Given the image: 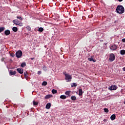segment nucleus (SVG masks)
<instances>
[{
	"instance_id": "obj_1",
	"label": "nucleus",
	"mask_w": 125,
	"mask_h": 125,
	"mask_svg": "<svg viewBox=\"0 0 125 125\" xmlns=\"http://www.w3.org/2000/svg\"><path fill=\"white\" fill-rule=\"evenodd\" d=\"M116 11L117 13H119V14H122L125 12V8L123 5H118L116 8Z\"/></svg>"
},
{
	"instance_id": "obj_2",
	"label": "nucleus",
	"mask_w": 125,
	"mask_h": 125,
	"mask_svg": "<svg viewBox=\"0 0 125 125\" xmlns=\"http://www.w3.org/2000/svg\"><path fill=\"white\" fill-rule=\"evenodd\" d=\"M65 77V80L67 81V82H71L72 80V75H70L69 74H68L67 73H65L64 74Z\"/></svg>"
},
{
	"instance_id": "obj_3",
	"label": "nucleus",
	"mask_w": 125,
	"mask_h": 125,
	"mask_svg": "<svg viewBox=\"0 0 125 125\" xmlns=\"http://www.w3.org/2000/svg\"><path fill=\"white\" fill-rule=\"evenodd\" d=\"M115 59H116L115 55L113 53L110 54V55H109V60L110 62H113V61H115Z\"/></svg>"
},
{
	"instance_id": "obj_4",
	"label": "nucleus",
	"mask_w": 125,
	"mask_h": 125,
	"mask_svg": "<svg viewBox=\"0 0 125 125\" xmlns=\"http://www.w3.org/2000/svg\"><path fill=\"white\" fill-rule=\"evenodd\" d=\"M22 54L23 53H22V51L21 50H19L16 53V56L17 57V58H20L21 56H22Z\"/></svg>"
},
{
	"instance_id": "obj_5",
	"label": "nucleus",
	"mask_w": 125,
	"mask_h": 125,
	"mask_svg": "<svg viewBox=\"0 0 125 125\" xmlns=\"http://www.w3.org/2000/svg\"><path fill=\"white\" fill-rule=\"evenodd\" d=\"M110 49L111 50H113V51L117 50V49H118V46L116 44L111 45L110 46Z\"/></svg>"
},
{
	"instance_id": "obj_6",
	"label": "nucleus",
	"mask_w": 125,
	"mask_h": 125,
	"mask_svg": "<svg viewBox=\"0 0 125 125\" xmlns=\"http://www.w3.org/2000/svg\"><path fill=\"white\" fill-rule=\"evenodd\" d=\"M118 89V86L116 85H112L111 86L108 87V89L109 90H116Z\"/></svg>"
},
{
	"instance_id": "obj_7",
	"label": "nucleus",
	"mask_w": 125,
	"mask_h": 125,
	"mask_svg": "<svg viewBox=\"0 0 125 125\" xmlns=\"http://www.w3.org/2000/svg\"><path fill=\"white\" fill-rule=\"evenodd\" d=\"M17 71L19 73V74H23V73H24V70L23 68H18L17 69Z\"/></svg>"
},
{
	"instance_id": "obj_8",
	"label": "nucleus",
	"mask_w": 125,
	"mask_h": 125,
	"mask_svg": "<svg viewBox=\"0 0 125 125\" xmlns=\"http://www.w3.org/2000/svg\"><path fill=\"white\" fill-rule=\"evenodd\" d=\"M4 34L5 36H9L10 35V30H6L4 31Z\"/></svg>"
},
{
	"instance_id": "obj_9",
	"label": "nucleus",
	"mask_w": 125,
	"mask_h": 125,
	"mask_svg": "<svg viewBox=\"0 0 125 125\" xmlns=\"http://www.w3.org/2000/svg\"><path fill=\"white\" fill-rule=\"evenodd\" d=\"M9 73V74H10L11 76L16 75V71H13L12 70H10Z\"/></svg>"
},
{
	"instance_id": "obj_10",
	"label": "nucleus",
	"mask_w": 125,
	"mask_h": 125,
	"mask_svg": "<svg viewBox=\"0 0 125 125\" xmlns=\"http://www.w3.org/2000/svg\"><path fill=\"white\" fill-rule=\"evenodd\" d=\"M50 107H51V104L50 103H49L46 105L45 108L46 109H50Z\"/></svg>"
},
{
	"instance_id": "obj_11",
	"label": "nucleus",
	"mask_w": 125,
	"mask_h": 125,
	"mask_svg": "<svg viewBox=\"0 0 125 125\" xmlns=\"http://www.w3.org/2000/svg\"><path fill=\"white\" fill-rule=\"evenodd\" d=\"M71 93V91H66L65 92V95H67V97H70L71 96V95H70V94Z\"/></svg>"
},
{
	"instance_id": "obj_12",
	"label": "nucleus",
	"mask_w": 125,
	"mask_h": 125,
	"mask_svg": "<svg viewBox=\"0 0 125 125\" xmlns=\"http://www.w3.org/2000/svg\"><path fill=\"white\" fill-rule=\"evenodd\" d=\"M13 23L15 24V25H18V23H19V21L18 20H15L13 21Z\"/></svg>"
},
{
	"instance_id": "obj_13",
	"label": "nucleus",
	"mask_w": 125,
	"mask_h": 125,
	"mask_svg": "<svg viewBox=\"0 0 125 125\" xmlns=\"http://www.w3.org/2000/svg\"><path fill=\"white\" fill-rule=\"evenodd\" d=\"M116 119V115L115 114H113L110 117V120L111 121H114Z\"/></svg>"
},
{
	"instance_id": "obj_14",
	"label": "nucleus",
	"mask_w": 125,
	"mask_h": 125,
	"mask_svg": "<svg viewBox=\"0 0 125 125\" xmlns=\"http://www.w3.org/2000/svg\"><path fill=\"white\" fill-rule=\"evenodd\" d=\"M79 95L80 96H82V95H83V89H79Z\"/></svg>"
},
{
	"instance_id": "obj_15",
	"label": "nucleus",
	"mask_w": 125,
	"mask_h": 125,
	"mask_svg": "<svg viewBox=\"0 0 125 125\" xmlns=\"http://www.w3.org/2000/svg\"><path fill=\"white\" fill-rule=\"evenodd\" d=\"M71 99L73 101H76L77 100V97H76V96H72L71 97Z\"/></svg>"
},
{
	"instance_id": "obj_16",
	"label": "nucleus",
	"mask_w": 125,
	"mask_h": 125,
	"mask_svg": "<svg viewBox=\"0 0 125 125\" xmlns=\"http://www.w3.org/2000/svg\"><path fill=\"white\" fill-rule=\"evenodd\" d=\"M88 60L89 61H92L93 62H96V60H94L92 58H88Z\"/></svg>"
},
{
	"instance_id": "obj_17",
	"label": "nucleus",
	"mask_w": 125,
	"mask_h": 125,
	"mask_svg": "<svg viewBox=\"0 0 125 125\" xmlns=\"http://www.w3.org/2000/svg\"><path fill=\"white\" fill-rule=\"evenodd\" d=\"M51 97H52V95H47L45 97V99H49V98H51Z\"/></svg>"
},
{
	"instance_id": "obj_18",
	"label": "nucleus",
	"mask_w": 125,
	"mask_h": 125,
	"mask_svg": "<svg viewBox=\"0 0 125 125\" xmlns=\"http://www.w3.org/2000/svg\"><path fill=\"white\" fill-rule=\"evenodd\" d=\"M5 30V28L4 27H0V33L3 32Z\"/></svg>"
},
{
	"instance_id": "obj_19",
	"label": "nucleus",
	"mask_w": 125,
	"mask_h": 125,
	"mask_svg": "<svg viewBox=\"0 0 125 125\" xmlns=\"http://www.w3.org/2000/svg\"><path fill=\"white\" fill-rule=\"evenodd\" d=\"M120 54L121 55H125V50H122L120 51Z\"/></svg>"
},
{
	"instance_id": "obj_20",
	"label": "nucleus",
	"mask_w": 125,
	"mask_h": 125,
	"mask_svg": "<svg viewBox=\"0 0 125 125\" xmlns=\"http://www.w3.org/2000/svg\"><path fill=\"white\" fill-rule=\"evenodd\" d=\"M60 98L61 99H66V98H67V96H66L64 95H62L60 96Z\"/></svg>"
},
{
	"instance_id": "obj_21",
	"label": "nucleus",
	"mask_w": 125,
	"mask_h": 125,
	"mask_svg": "<svg viewBox=\"0 0 125 125\" xmlns=\"http://www.w3.org/2000/svg\"><path fill=\"white\" fill-rule=\"evenodd\" d=\"M12 30L13 32H17V31H18V28L16 27H13Z\"/></svg>"
},
{
	"instance_id": "obj_22",
	"label": "nucleus",
	"mask_w": 125,
	"mask_h": 125,
	"mask_svg": "<svg viewBox=\"0 0 125 125\" xmlns=\"http://www.w3.org/2000/svg\"><path fill=\"white\" fill-rule=\"evenodd\" d=\"M52 93H53V94H55V93H57V90L54 89H53L52 90Z\"/></svg>"
},
{
	"instance_id": "obj_23",
	"label": "nucleus",
	"mask_w": 125,
	"mask_h": 125,
	"mask_svg": "<svg viewBox=\"0 0 125 125\" xmlns=\"http://www.w3.org/2000/svg\"><path fill=\"white\" fill-rule=\"evenodd\" d=\"M25 66H26V62H22L21 65V68H24Z\"/></svg>"
},
{
	"instance_id": "obj_24",
	"label": "nucleus",
	"mask_w": 125,
	"mask_h": 125,
	"mask_svg": "<svg viewBox=\"0 0 125 125\" xmlns=\"http://www.w3.org/2000/svg\"><path fill=\"white\" fill-rule=\"evenodd\" d=\"M39 32H43V28L42 27H40L38 29Z\"/></svg>"
},
{
	"instance_id": "obj_25",
	"label": "nucleus",
	"mask_w": 125,
	"mask_h": 125,
	"mask_svg": "<svg viewBox=\"0 0 125 125\" xmlns=\"http://www.w3.org/2000/svg\"><path fill=\"white\" fill-rule=\"evenodd\" d=\"M33 105L34 106H37V105H39V103L36 102L35 101H33Z\"/></svg>"
},
{
	"instance_id": "obj_26",
	"label": "nucleus",
	"mask_w": 125,
	"mask_h": 125,
	"mask_svg": "<svg viewBox=\"0 0 125 125\" xmlns=\"http://www.w3.org/2000/svg\"><path fill=\"white\" fill-rule=\"evenodd\" d=\"M17 19H19V20H21V21H22L23 20V18L20 16H17Z\"/></svg>"
},
{
	"instance_id": "obj_27",
	"label": "nucleus",
	"mask_w": 125,
	"mask_h": 125,
	"mask_svg": "<svg viewBox=\"0 0 125 125\" xmlns=\"http://www.w3.org/2000/svg\"><path fill=\"white\" fill-rule=\"evenodd\" d=\"M47 85V82L44 81L42 83V85Z\"/></svg>"
},
{
	"instance_id": "obj_28",
	"label": "nucleus",
	"mask_w": 125,
	"mask_h": 125,
	"mask_svg": "<svg viewBox=\"0 0 125 125\" xmlns=\"http://www.w3.org/2000/svg\"><path fill=\"white\" fill-rule=\"evenodd\" d=\"M29 75L28 74V73L27 72H24V76L25 78H28V76Z\"/></svg>"
},
{
	"instance_id": "obj_29",
	"label": "nucleus",
	"mask_w": 125,
	"mask_h": 125,
	"mask_svg": "<svg viewBox=\"0 0 125 125\" xmlns=\"http://www.w3.org/2000/svg\"><path fill=\"white\" fill-rule=\"evenodd\" d=\"M104 111L105 113H108L109 112V109L108 108H104Z\"/></svg>"
},
{
	"instance_id": "obj_30",
	"label": "nucleus",
	"mask_w": 125,
	"mask_h": 125,
	"mask_svg": "<svg viewBox=\"0 0 125 125\" xmlns=\"http://www.w3.org/2000/svg\"><path fill=\"white\" fill-rule=\"evenodd\" d=\"M10 55V56H11L12 57H14L15 56V54H14V53H11Z\"/></svg>"
},
{
	"instance_id": "obj_31",
	"label": "nucleus",
	"mask_w": 125,
	"mask_h": 125,
	"mask_svg": "<svg viewBox=\"0 0 125 125\" xmlns=\"http://www.w3.org/2000/svg\"><path fill=\"white\" fill-rule=\"evenodd\" d=\"M74 86H77V83H73L71 85V87H74Z\"/></svg>"
},
{
	"instance_id": "obj_32",
	"label": "nucleus",
	"mask_w": 125,
	"mask_h": 125,
	"mask_svg": "<svg viewBox=\"0 0 125 125\" xmlns=\"http://www.w3.org/2000/svg\"><path fill=\"white\" fill-rule=\"evenodd\" d=\"M26 29L28 30V31H31V27H30V26H27L26 27Z\"/></svg>"
},
{
	"instance_id": "obj_33",
	"label": "nucleus",
	"mask_w": 125,
	"mask_h": 125,
	"mask_svg": "<svg viewBox=\"0 0 125 125\" xmlns=\"http://www.w3.org/2000/svg\"><path fill=\"white\" fill-rule=\"evenodd\" d=\"M43 69L44 70H47V67H46L45 65H44L43 67Z\"/></svg>"
},
{
	"instance_id": "obj_34",
	"label": "nucleus",
	"mask_w": 125,
	"mask_h": 125,
	"mask_svg": "<svg viewBox=\"0 0 125 125\" xmlns=\"http://www.w3.org/2000/svg\"><path fill=\"white\" fill-rule=\"evenodd\" d=\"M5 59V58H2L1 59V61H2V62H4L5 63V61H4Z\"/></svg>"
},
{
	"instance_id": "obj_35",
	"label": "nucleus",
	"mask_w": 125,
	"mask_h": 125,
	"mask_svg": "<svg viewBox=\"0 0 125 125\" xmlns=\"http://www.w3.org/2000/svg\"><path fill=\"white\" fill-rule=\"evenodd\" d=\"M41 74H42V71H39L38 72V75H41Z\"/></svg>"
},
{
	"instance_id": "obj_36",
	"label": "nucleus",
	"mask_w": 125,
	"mask_h": 125,
	"mask_svg": "<svg viewBox=\"0 0 125 125\" xmlns=\"http://www.w3.org/2000/svg\"><path fill=\"white\" fill-rule=\"evenodd\" d=\"M18 25L20 26H23V24L22 23H18Z\"/></svg>"
},
{
	"instance_id": "obj_37",
	"label": "nucleus",
	"mask_w": 125,
	"mask_h": 125,
	"mask_svg": "<svg viewBox=\"0 0 125 125\" xmlns=\"http://www.w3.org/2000/svg\"><path fill=\"white\" fill-rule=\"evenodd\" d=\"M122 42H125V38L123 39Z\"/></svg>"
},
{
	"instance_id": "obj_38",
	"label": "nucleus",
	"mask_w": 125,
	"mask_h": 125,
	"mask_svg": "<svg viewBox=\"0 0 125 125\" xmlns=\"http://www.w3.org/2000/svg\"><path fill=\"white\" fill-rule=\"evenodd\" d=\"M123 71H124V72H125V67H124L123 68Z\"/></svg>"
},
{
	"instance_id": "obj_39",
	"label": "nucleus",
	"mask_w": 125,
	"mask_h": 125,
	"mask_svg": "<svg viewBox=\"0 0 125 125\" xmlns=\"http://www.w3.org/2000/svg\"><path fill=\"white\" fill-rule=\"evenodd\" d=\"M31 60H34L35 59V58H31Z\"/></svg>"
},
{
	"instance_id": "obj_40",
	"label": "nucleus",
	"mask_w": 125,
	"mask_h": 125,
	"mask_svg": "<svg viewBox=\"0 0 125 125\" xmlns=\"http://www.w3.org/2000/svg\"><path fill=\"white\" fill-rule=\"evenodd\" d=\"M104 122H107V120L104 119Z\"/></svg>"
},
{
	"instance_id": "obj_41",
	"label": "nucleus",
	"mask_w": 125,
	"mask_h": 125,
	"mask_svg": "<svg viewBox=\"0 0 125 125\" xmlns=\"http://www.w3.org/2000/svg\"><path fill=\"white\" fill-rule=\"evenodd\" d=\"M120 2L123 1V0H118Z\"/></svg>"
},
{
	"instance_id": "obj_42",
	"label": "nucleus",
	"mask_w": 125,
	"mask_h": 125,
	"mask_svg": "<svg viewBox=\"0 0 125 125\" xmlns=\"http://www.w3.org/2000/svg\"><path fill=\"white\" fill-rule=\"evenodd\" d=\"M116 22H117V21H115V23H116Z\"/></svg>"
}]
</instances>
